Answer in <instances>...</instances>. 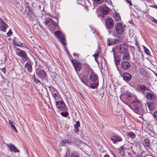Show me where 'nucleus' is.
<instances>
[{
	"mask_svg": "<svg viewBox=\"0 0 157 157\" xmlns=\"http://www.w3.org/2000/svg\"><path fill=\"white\" fill-rule=\"evenodd\" d=\"M9 123L12 129L13 130V131L15 132H17V129L14 126V125L13 124V122L9 120Z\"/></svg>",
	"mask_w": 157,
	"mask_h": 157,
	"instance_id": "nucleus-31",
	"label": "nucleus"
},
{
	"mask_svg": "<svg viewBox=\"0 0 157 157\" xmlns=\"http://www.w3.org/2000/svg\"><path fill=\"white\" fill-rule=\"evenodd\" d=\"M16 53L22 60L23 62H25L29 59L26 53L23 50L19 48L17 49Z\"/></svg>",
	"mask_w": 157,
	"mask_h": 157,
	"instance_id": "nucleus-2",
	"label": "nucleus"
},
{
	"mask_svg": "<svg viewBox=\"0 0 157 157\" xmlns=\"http://www.w3.org/2000/svg\"><path fill=\"white\" fill-rule=\"evenodd\" d=\"M16 45L17 46H18L19 47H21L22 46V44L21 43L18 44L17 43H16Z\"/></svg>",
	"mask_w": 157,
	"mask_h": 157,
	"instance_id": "nucleus-48",
	"label": "nucleus"
},
{
	"mask_svg": "<svg viewBox=\"0 0 157 157\" xmlns=\"http://www.w3.org/2000/svg\"><path fill=\"white\" fill-rule=\"evenodd\" d=\"M79 153L74 151L73 152L71 155V157H79Z\"/></svg>",
	"mask_w": 157,
	"mask_h": 157,
	"instance_id": "nucleus-33",
	"label": "nucleus"
},
{
	"mask_svg": "<svg viewBox=\"0 0 157 157\" xmlns=\"http://www.w3.org/2000/svg\"><path fill=\"white\" fill-rule=\"evenodd\" d=\"M61 111L62 112L60 113L63 116L66 117L69 115L67 107Z\"/></svg>",
	"mask_w": 157,
	"mask_h": 157,
	"instance_id": "nucleus-23",
	"label": "nucleus"
},
{
	"mask_svg": "<svg viewBox=\"0 0 157 157\" xmlns=\"http://www.w3.org/2000/svg\"><path fill=\"white\" fill-rule=\"evenodd\" d=\"M73 55L75 58H76L75 57H78L79 56V55L78 54L75 53H73Z\"/></svg>",
	"mask_w": 157,
	"mask_h": 157,
	"instance_id": "nucleus-45",
	"label": "nucleus"
},
{
	"mask_svg": "<svg viewBox=\"0 0 157 157\" xmlns=\"http://www.w3.org/2000/svg\"><path fill=\"white\" fill-rule=\"evenodd\" d=\"M98 86V83H93L90 84V87L92 89H96Z\"/></svg>",
	"mask_w": 157,
	"mask_h": 157,
	"instance_id": "nucleus-29",
	"label": "nucleus"
},
{
	"mask_svg": "<svg viewBox=\"0 0 157 157\" xmlns=\"http://www.w3.org/2000/svg\"><path fill=\"white\" fill-rule=\"evenodd\" d=\"M36 73L37 76L40 78L43 81H46L47 80V76L45 72L42 70H36Z\"/></svg>",
	"mask_w": 157,
	"mask_h": 157,
	"instance_id": "nucleus-7",
	"label": "nucleus"
},
{
	"mask_svg": "<svg viewBox=\"0 0 157 157\" xmlns=\"http://www.w3.org/2000/svg\"><path fill=\"white\" fill-rule=\"evenodd\" d=\"M136 88L138 91L144 94L145 93V91L149 90V87L143 84H138Z\"/></svg>",
	"mask_w": 157,
	"mask_h": 157,
	"instance_id": "nucleus-8",
	"label": "nucleus"
},
{
	"mask_svg": "<svg viewBox=\"0 0 157 157\" xmlns=\"http://www.w3.org/2000/svg\"><path fill=\"white\" fill-rule=\"evenodd\" d=\"M32 78L34 80V79H35L36 78L35 77V76L34 74L33 75V76L32 77Z\"/></svg>",
	"mask_w": 157,
	"mask_h": 157,
	"instance_id": "nucleus-52",
	"label": "nucleus"
},
{
	"mask_svg": "<svg viewBox=\"0 0 157 157\" xmlns=\"http://www.w3.org/2000/svg\"><path fill=\"white\" fill-rule=\"evenodd\" d=\"M154 7L156 9H157V6H156V5H155L154 6Z\"/></svg>",
	"mask_w": 157,
	"mask_h": 157,
	"instance_id": "nucleus-55",
	"label": "nucleus"
},
{
	"mask_svg": "<svg viewBox=\"0 0 157 157\" xmlns=\"http://www.w3.org/2000/svg\"><path fill=\"white\" fill-rule=\"evenodd\" d=\"M52 94L55 100H58L60 99L61 97L59 94L57 92H52Z\"/></svg>",
	"mask_w": 157,
	"mask_h": 157,
	"instance_id": "nucleus-24",
	"label": "nucleus"
},
{
	"mask_svg": "<svg viewBox=\"0 0 157 157\" xmlns=\"http://www.w3.org/2000/svg\"><path fill=\"white\" fill-rule=\"evenodd\" d=\"M126 2H127V3H128L129 5L131 6H132V4L131 2L130 1L128 0H126Z\"/></svg>",
	"mask_w": 157,
	"mask_h": 157,
	"instance_id": "nucleus-44",
	"label": "nucleus"
},
{
	"mask_svg": "<svg viewBox=\"0 0 157 157\" xmlns=\"http://www.w3.org/2000/svg\"><path fill=\"white\" fill-rule=\"evenodd\" d=\"M114 143H116L117 141H121L122 140L121 137L117 135L113 136L111 138Z\"/></svg>",
	"mask_w": 157,
	"mask_h": 157,
	"instance_id": "nucleus-17",
	"label": "nucleus"
},
{
	"mask_svg": "<svg viewBox=\"0 0 157 157\" xmlns=\"http://www.w3.org/2000/svg\"><path fill=\"white\" fill-rule=\"evenodd\" d=\"M146 97L147 99L149 101L154 100L155 99V96L152 94L150 92H147L146 94Z\"/></svg>",
	"mask_w": 157,
	"mask_h": 157,
	"instance_id": "nucleus-19",
	"label": "nucleus"
},
{
	"mask_svg": "<svg viewBox=\"0 0 157 157\" xmlns=\"http://www.w3.org/2000/svg\"><path fill=\"white\" fill-rule=\"evenodd\" d=\"M124 80L126 82L129 81L132 78L131 75L128 73H124L122 76Z\"/></svg>",
	"mask_w": 157,
	"mask_h": 157,
	"instance_id": "nucleus-16",
	"label": "nucleus"
},
{
	"mask_svg": "<svg viewBox=\"0 0 157 157\" xmlns=\"http://www.w3.org/2000/svg\"><path fill=\"white\" fill-rule=\"evenodd\" d=\"M114 29L116 33L121 34L123 32L124 28L121 23H117L115 25Z\"/></svg>",
	"mask_w": 157,
	"mask_h": 157,
	"instance_id": "nucleus-6",
	"label": "nucleus"
},
{
	"mask_svg": "<svg viewBox=\"0 0 157 157\" xmlns=\"http://www.w3.org/2000/svg\"><path fill=\"white\" fill-rule=\"evenodd\" d=\"M69 142L65 140H64L62 141V142L61 143V144L62 146H65L66 145L69 144Z\"/></svg>",
	"mask_w": 157,
	"mask_h": 157,
	"instance_id": "nucleus-35",
	"label": "nucleus"
},
{
	"mask_svg": "<svg viewBox=\"0 0 157 157\" xmlns=\"http://www.w3.org/2000/svg\"><path fill=\"white\" fill-rule=\"evenodd\" d=\"M150 141L148 138H146L143 141V145L144 146L146 147H148L149 145Z\"/></svg>",
	"mask_w": 157,
	"mask_h": 157,
	"instance_id": "nucleus-27",
	"label": "nucleus"
},
{
	"mask_svg": "<svg viewBox=\"0 0 157 157\" xmlns=\"http://www.w3.org/2000/svg\"><path fill=\"white\" fill-rule=\"evenodd\" d=\"M133 96V94H131L130 93H128L127 94H126L125 96V98L126 99H128V100H131V98H132Z\"/></svg>",
	"mask_w": 157,
	"mask_h": 157,
	"instance_id": "nucleus-30",
	"label": "nucleus"
},
{
	"mask_svg": "<svg viewBox=\"0 0 157 157\" xmlns=\"http://www.w3.org/2000/svg\"><path fill=\"white\" fill-rule=\"evenodd\" d=\"M121 65L124 69L126 70L128 69L131 67V65L128 62L124 61H122Z\"/></svg>",
	"mask_w": 157,
	"mask_h": 157,
	"instance_id": "nucleus-15",
	"label": "nucleus"
},
{
	"mask_svg": "<svg viewBox=\"0 0 157 157\" xmlns=\"http://www.w3.org/2000/svg\"><path fill=\"white\" fill-rule=\"evenodd\" d=\"M98 52L97 53H95L94 54L93 56L95 57V60L97 61L96 57H98Z\"/></svg>",
	"mask_w": 157,
	"mask_h": 157,
	"instance_id": "nucleus-43",
	"label": "nucleus"
},
{
	"mask_svg": "<svg viewBox=\"0 0 157 157\" xmlns=\"http://www.w3.org/2000/svg\"><path fill=\"white\" fill-rule=\"evenodd\" d=\"M104 157H109V156H108V155H105Z\"/></svg>",
	"mask_w": 157,
	"mask_h": 157,
	"instance_id": "nucleus-56",
	"label": "nucleus"
},
{
	"mask_svg": "<svg viewBox=\"0 0 157 157\" xmlns=\"http://www.w3.org/2000/svg\"><path fill=\"white\" fill-rule=\"evenodd\" d=\"M2 71L4 73H5L6 72V69L4 68L1 69Z\"/></svg>",
	"mask_w": 157,
	"mask_h": 157,
	"instance_id": "nucleus-50",
	"label": "nucleus"
},
{
	"mask_svg": "<svg viewBox=\"0 0 157 157\" xmlns=\"http://www.w3.org/2000/svg\"><path fill=\"white\" fill-rule=\"evenodd\" d=\"M100 11L103 14H107L109 12V8L105 5H102L99 7Z\"/></svg>",
	"mask_w": 157,
	"mask_h": 157,
	"instance_id": "nucleus-14",
	"label": "nucleus"
},
{
	"mask_svg": "<svg viewBox=\"0 0 157 157\" xmlns=\"http://www.w3.org/2000/svg\"><path fill=\"white\" fill-rule=\"evenodd\" d=\"M148 107L150 111L154 110L155 108V105L153 104H148Z\"/></svg>",
	"mask_w": 157,
	"mask_h": 157,
	"instance_id": "nucleus-32",
	"label": "nucleus"
},
{
	"mask_svg": "<svg viewBox=\"0 0 157 157\" xmlns=\"http://www.w3.org/2000/svg\"><path fill=\"white\" fill-rule=\"evenodd\" d=\"M152 21L154 22V23H155L156 24H157V20H156V19H154L153 20V21Z\"/></svg>",
	"mask_w": 157,
	"mask_h": 157,
	"instance_id": "nucleus-51",
	"label": "nucleus"
},
{
	"mask_svg": "<svg viewBox=\"0 0 157 157\" xmlns=\"http://www.w3.org/2000/svg\"><path fill=\"white\" fill-rule=\"evenodd\" d=\"M123 54L122 59L124 60H128L130 58V56L129 53L127 52L124 53H122Z\"/></svg>",
	"mask_w": 157,
	"mask_h": 157,
	"instance_id": "nucleus-25",
	"label": "nucleus"
},
{
	"mask_svg": "<svg viewBox=\"0 0 157 157\" xmlns=\"http://www.w3.org/2000/svg\"><path fill=\"white\" fill-rule=\"evenodd\" d=\"M108 4L111 6L112 5V3L111 0H109L108 2Z\"/></svg>",
	"mask_w": 157,
	"mask_h": 157,
	"instance_id": "nucleus-49",
	"label": "nucleus"
},
{
	"mask_svg": "<svg viewBox=\"0 0 157 157\" xmlns=\"http://www.w3.org/2000/svg\"><path fill=\"white\" fill-rule=\"evenodd\" d=\"M128 135L132 139H133L135 138L136 136V135L133 132H130L128 133Z\"/></svg>",
	"mask_w": 157,
	"mask_h": 157,
	"instance_id": "nucleus-37",
	"label": "nucleus"
},
{
	"mask_svg": "<svg viewBox=\"0 0 157 157\" xmlns=\"http://www.w3.org/2000/svg\"><path fill=\"white\" fill-rule=\"evenodd\" d=\"M114 157H117L116 155H114Z\"/></svg>",
	"mask_w": 157,
	"mask_h": 157,
	"instance_id": "nucleus-57",
	"label": "nucleus"
},
{
	"mask_svg": "<svg viewBox=\"0 0 157 157\" xmlns=\"http://www.w3.org/2000/svg\"><path fill=\"white\" fill-rule=\"evenodd\" d=\"M122 41V40L121 38H120V36H118V37L116 39L109 38L107 40L108 45L109 46L118 44L121 43Z\"/></svg>",
	"mask_w": 157,
	"mask_h": 157,
	"instance_id": "nucleus-5",
	"label": "nucleus"
},
{
	"mask_svg": "<svg viewBox=\"0 0 157 157\" xmlns=\"http://www.w3.org/2000/svg\"><path fill=\"white\" fill-rule=\"evenodd\" d=\"M80 126V124L79 121L76 122V124L74 125V127L75 129H74L75 132H77L78 131V128Z\"/></svg>",
	"mask_w": 157,
	"mask_h": 157,
	"instance_id": "nucleus-28",
	"label": "nucleus"
},
{
	"mask_svg": "<svg viewBox=\"0 0 157 157\" xmlns=\"http://www.w3.org/2000/svg\"><path fill=\"white\" fill-rule=\"evenodd\" d=\"M56 107L60 109L61 110L67 108L64 103L61 101H56Z\"/></svg>",
	"mask_w": 157,
	"mask_h": 157,
	"instance_id": "nucleus-13",
	"label": "nucleus"
},
{
	"mask_svg": "<svg viewBox=\"0 0 157 157\" xmlns=\"http://www.w3.org/2000/svg\"><path fill=\"white\" fill-rule=\"evenodd\" d=\"M96 3L98 4H101L104 0H93Z\"/></svg>",
	"mask_w": 157,
	"mask_h": 157,
	"instance_id": "nucleus-39",
	"label": "nucleus"
},
{
	"mask_svg": "<svg viewBox=\"0 0 157 157\" xmlns=\"http://www.w3.org/2000/svg\"><path fill=\"white\" fill-rule=\"evenodd\" d=\"M8 27V25L2 19H0V30L6 32V29Z\"/></svg>",
	"mask_w": 157,
	"mask_h": 157,
	"instance_id": "nucleus-12",
	"label": "nucleus"
},
{
	"mask_svg": "<svg viewBox=\"0 0 157 157\" xmlns=\"http://www.w3.org/2000/svg\"><path fill=\"white\" fill-rule=\"evenodd\" d=\"M50 24H52L53 25L56 26H57V24L56 23V22H55V21L52 20V19L51 20Z\"/></svg>",
	"mask_w": 157,
	"mask_h": 157,
	"instance_id": "nucleus-42",
	"label": "nucleus"
},
{
	"mask_svg": "<svg viewBox=\"0 0 157 157\" xmlns=\"http://www.w3.org/2000/svg\"><path fill=\"white\" fill-rule=\"evenodd\" d=\"M55 35L57 38L59 39L60 42L64 45L66 44L65 37L62 33L60 31L55 32Z\"/></svg>",
	"mask_w": 157,
	"mask_h": 157,
	"instance_id": "nucleus-4",
	"label": "nucleus"
},
{
	"mask_svg": "<svg viewBox=\"0 0 157 157\" xmlns=\"http://www.w3.org/2000/svg\"><path fill=\"white\" fill-rule=\"evenodd\" d=\"M131 105L132 106L131 109L136 113L139 114L143 113V106L145 107V105H142L140 101L137 98H135L131 103Z\"/></svg>",
	"mask_w": 157,
	"mask_h": 157,
	"instance_id": "nucleus-1",
	"label": "nucleus"
},
{
	"mask_svg": "<svg viewBox=\"0 0 157 157\" xmlns=\"http://www.w3.org/2000/svg\"><path fill=\"white\" fill-rule=\"evenodd\" d=\"M118 151H119V154L121 156H123L124 155V151H125V149L124 148V146H122L121 148H119Z\"/></svg>",
	"mask_w": 157,
	"mask_h": 157,
	"instance_id": "nucleus-26",
	"label": "nucleus"
},
{
	"mask_svg": "<svg viewBox=\"0 0 157 157\" xmlns=\"http://www.w3.org/2000/svg\"><path fill=\"white\" fill-rule=\"evenodd\" d=\"M90 78L91 81L93 82H95L98 78L97 75L93 72L91 73Z\"/></svg>",
	"mask_w": 157,
	"mask_h": 157,
	"instance_id": "nucleus-21",
	"label": "nucleus"
},
{
	"mask_svg": "<svg viewBox=\"0 0 157 157\" xmlns=\"http://www.w3.org/2000/svg\"><path fill=\"white\" fill-rule=\"evenodd\" d=\"M67 150L66 153V155L65 156V157H67V155H69V152L70 151L69 148V147H67Z\"/></svg>",
	"mask_w": 157,
	"mask_h": 157,
	"instance_id": "nucleus-41",
	"label": "nucleus"
},
{
	"mask_svg": "<svg viewBox=\"0 0 157 157\" xmlns=\"http://www.w3.org/2000/svg\"><path fill=\"white\" fill-rule=\"evenodd\" d=\"M111 153L113 155V156L114 157V155H116L115 154H114V153L112 151Z\"/></svg>",
	"mask_w": 157,
	"mask_h": 157,
	"instance_id": "nucleus-53",
	"label": "nucleus"
},
{
	"mask_svg": "<svg viewBox=\"0 0 157 157\" xmlns=\"http://www.w3.org/2000/svg\"><path fill=\"white\" fill-rule=\"evenodd\" d=\"M34 81L36 82V83H40V81L38 79L36 78L34 80Z\"/></svg>",
	"mask_w": 157,
	"mask_h": 157,
	"instance_id": "nucleus-46",
	"label": "nucleus"
},
{
	"mask_svg": "<svg viewBox=\"0 0 157 157\" xmlns=\"http://www.w3.org/2000/svg\"><path fill=\"white\" fill-rule=\"evenodd\" d=\"M105 24L106 27L109 29H112L114 27V21L110 17H108L106 19Z\"/></svg>",
	"mask_w": 157,
	"mask_h": 157,
	"instance_id": "nucleus-10",
	"label": "nucleus"
},
{
	"mask_svg": "<svg viewBox=\"0 0 157 157\" xmlns=\"http://www.w3.org/2000/svg\"><path fill=\"white\" fill-rule=\"evenodd\" d=\"M71 61L76 71H79L81 69V63L74 59H71Z\"/></svg>",
	"mask_w": 157,
	"mask_h": 157,
	"instance_id": "nucleus-9",
	"label": "nucleus"
},
{
	"mask_svg": "<svg viewBox=\"0 0 157 157\" xmlns=\"http://www.w3.org/2000/svg\"><path fill=\"white\" fill-rule=\"evenodd\" d=\"M12 33V32L10 31V29L9 32L7 33V34L8 36H10Z\"/></svg>",
	"mask_w": 157,
	"mask_h": 157,
	"instance_id": "nucleus-47",
	"label": "nucleus"
},
{
	"mask_svg": "<svg viewBox=\"0 0 157 157\" xmlns=\"http://www.w3.org/2000/svg\"><path fill=\"white\" fill-rule=\"evenodd\" d=\"M113 56L114 59L115 64L116 65H119L121 61V59L120 56H116L115 53L113 51Z\"/></svg>",
	"mask_w": 157,
	"mask_h": 157,
	"instance_id": "nucleus-18",
	"label": "nucleus"
},
{
	"mask_svg": "<svg viewBox=\"0 0 157 157\" xmlns=\"http://www.w3.org/2000/svg\"><path fill=\"white\" fill-rule=\"evenodd\" d=\"M51 20V19L49 18H46L44 21V25H47L49 23L50 24Z\"/></svg>",
	"mask_w": 157,
	"mask_h": 157,
	"instance_id": "nucleus-34",
	"label": "nucleus"
},
{
	"mask_svg": "<svg viewBox=\"0 0 157 157\" xmlns=\"http://www.w3.org/2000/svg\"><path fill=\"white\" fill-rule=\"evenodd\" d=\"M27 61V63L25 64V66L27 68L28 70L29 71L31 72L32 69V64L29 59Z\"/></svg>",
	"mask_w": 157,
	"mask_h": 157,
	"instance_id": "nucleus-20",
	"label": "nucleus"
},
{
	"mask_svg": "<svg viewBox=\"0 0 157 157\" xmlns=\"http://www.w3.org/2000/svg\"><path fill=\"white\" fill-rule=\"evenodd\" d=\"M143 47L145 53L147 55H150V52L149 50L147 49V48H146V47H145L144 46H143Z\"/></svg>",
	"mask_w": 157,
	"mask_h": 157,
	"instance_id": "nucleus-38",
	"label": "nucleus"
},
{
	"mask_svg": "<svg viewBox=\"0 0 157 157\" xmlns=\"http://www.w3.org/2000/svg\"><path fill=\"white\" fill-rule=\"evenodd\" d=\"M128 46L125 44H122L116 47L117 52L120 54L124 53L128 51Z\"/></svg>",
	"mask_w": 157,
	"mask_h": 157,
	"instance_id": "nucleus-3",
	"label": "nucleus"
},
{
	"mask_svg": "<svg viewBox=\"0 0 157 157\" xmlns=\"http://www.w3.org/2000/svg\"><path fill=\"white\" fill-rule=\"evenodd\" d=\"M81 81L85 85L88 86V76L87 75H84L81 79Z\"/></svg>",
	"mask_w": 157,
	"mask_h": 157,
	"instance_id": "nucleus-22",
	"label": "nucleus"
},
{
	"mask_svg": "<svg viewBox=\"0 0 157 157\" xmlns=\"http://www.w3.org/2000/svg\"><path fill=\"white\" fill-rule=\"evenodd\" d=\"M78 146L79 147V144L78 145Z\"/></svg>",
	"mask_w": 157,
	"mask_h": 157,
	"instance_id": "nucleus-58",
	"label": "nucleus"
},
{
	"mask_svg": "<svg viewBox=\"0 0 157 157\" xmlns=\"http://www.w3.org/2000/svg\"><path fill=\"white\" fill-rule=\"evenodd\" d=\"M128 155L130 156V157H132V156L131 155V153H128Z\"/></svg>",
	"mask_w": 157,
	"mask_h": 157,
	"instance_id": "nucleus-54",
	"label": "nucleus"
},
{
	"mask_svg": "<svg viewBox=\"0 0 157 157\" xmlns=\"http://www.w3.org/2000/svg\"><path fill=\"white\" fill-rule=\"evenodd\" d=\"M6 145L9 148L10 151L11 152H13L14 153H17V156L18 157L19 156L20 151L15 146L11 144H7Z\"/></svg>",
	"mask_w": 157,
	"mask_h": 157,
	"instance_id": "nucleus-11",
	"label": "nucleus"
},
{
	"mask_svg": "<svg viewBox=\"0 0 157 157\" xmlns=\"http://www.w3.org/2000/svg\"><path fill=\"white\" fill-rule=\"evenodd\" d=\"M153 116L155 121H157V112H155L154 113Z\"/></svg>",
	"mask_w": 157,
	"mask_h": 157,
	"instance_id": "nucleus-40",
	"label": "nucleus"
},
{
	"mask_svg": "<svg viewBox=\"0 0 157 157\" xmlns=\"http://www.w3.org/2000/svg\"><path fill=\"white\" fill-rule=\"evenodd\" d=\"M138 54H142V53L140 52V51H139L138 53H136V54H135L133 53V56L134 57H136V58H137L138 59H139L140 58V55Z\"/></svg>",
	"mask_w": 157,
	"mask_h": 157,
	"instance_id": "nucleus-36",
	"label": "nucleus"
}]
</instances>
